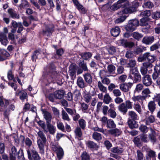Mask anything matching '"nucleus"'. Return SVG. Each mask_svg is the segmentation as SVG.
<instances>
[{"instance_id":"28","label":"nucleus","mask_w":160,"mask_h":160,"mask_svg":"<svg viewBox=\"0 0 160 160\" xmlns=\"http://www.w3.org/2000/svg\"><path fill=\"white\" fill-rule=\"evenodd\" d=\"M43 116L46 121V123L50 122L52 119V116L51 113L47 111H45L43 112Z\"/></svg>"},{"instance_id":"56","label":"nucleus","mask_w":160,"mask_h":160,"mask_svg":"<svg viewBox=\"0 0 160 160\" xmlns=\"http://www.w3.org/2000/svg\"><path fill=\"white\" fill-rule=\"evenodd\" d=\"M107 50L109 54H113L116 52V47L113 46H108Z\"/></svg>"},{"instance_id":"9","label":"nucleus","mask_w":160,"mask_h":160,"mask_svg":"<svg viewBox=\"0 0 160 160\" xmlns=\"http://www.w3.org/2000/svg\"><path fill=\"white\" fill-rule=\"evenodd\" d=\"M135 11V8L133 7H125L122 9L121 11L118 12V14L119 15L124 14L131 13Z\"/></svg>"},{"instance_id":"1","label":"nucleus","mask_w":160,"mask_h":160,"mask_svg":"<svg viewBox=\"0 0 160 160\" xmlns=\"http://www.w3.org/2000/svg\"><path fill=\"white\" fill-rule=\"evenodd\" d=\"M58 74L55 71V67L54 64L52 63L46 68L43 76L44 81L46 85H48L52 83H54L57 79Z\"/></svg>"},{"instance_id":"62","label":"nucleus","mask_w":160,"mask_h":160,"mask_svg":"<svg viewBox=\"0 0 160 160\" xmlns=\"http://www.w3.org/2000/svg\"><path fill=\"white\" fill-rule=\"evenodd\" d=\"M107 72L104 70H100L99 72V75L101 79L106 77H109L107 74Z\"/></svg>"},{"instance_id":"8","label":"nucleus","mask_w":160,"mask_h":160,"mask_svg":"<svg viewBox=\"0 0 160 160\" xmlns=\"http://www.w3.org/2000/svg\"><path fill=\"white\" fill-rule=\"evenodd\" d=\"M46 127H45V130H44V132H49V133L52 135H54L55 132L56 131V127L53 126L50 123H46Z\"/></svg>"},{"instance_id":"59","label":"nucleus","mask_w":160,"mask_h":160,"mask_svg":"<svg viewBox=\"0 0 160 160\" xmlns=\"http://www.w3.org/2000/svg\"><path fill=\"white\" fill-rule=\"evenodd\" d=\"M24 142L25 145L27 146V148H29L30 149V147L32 145V140L29 138H27L24 140Z\"/></svg>"},{"instance_id":"2","label":"nucleus","mask_w":160,"mask_h":160,"mask_svg":"<svg viewBox=\"0 0 160 160\" xmlns=\"http://www.w3.org/2000/svg\"><path fill=\"white\" fill-rule=\"evenodd\" d=\"M157 59L156 57L149 52L144 53L138 57V60L139 62H142L147 60L148 62L153 63Z\"/></svg>"},{"instance_id":"11","label":"nucleus","mask_w":160,"mask_h":160,"mask_svg":"<svg viewBox=\"0 0 160 160\" xmlns=\"http://www.w3.org/2000/svg\"><path fill=\"white\" fill-rule=\"evenodd\" d=\"M18 152L16 148L13 146L11 149V152L9 154V160H16V156H17Z\"/></svg>"},{"instance_id":"39","label":"nucleus","mask_w":160,"mask_h":160,"mask_svg":"<svg viewBox=\"0 0 160 160\" xmlns=\"http://www.w3.org/2000/svg\"><path fill=\"white\" fill-rule=\"evenodd\" d=\"M18 73L19 74V76L18 75H15V78L17 80L18 82L20 85L22 86V84L21 82V80L19 78H24L25 77V75L23 73L20 71L18 72Z\"/></svg>"},{"instance_id":"15","label":"nucleus","mask_w":160,"mask_h":160,"mask_svg":"<svg viewBox=\"0 0 160 160\" xmlns=\"http://www.w3.org/2000/svg\"><path fill=\"white\" fill-rule=\"evenodd\" d=\"M77 84L78 86L81 88H84L87 86V84L83 78L81 77H79L78 78L77 81Z\"/></svg>"},{"instance_id":"58","label":"nucleus","mask_w":160,"mask_h":160,"mask_svg":"<svg viewBox=\"0 0 160 160\" xmlns=\"http://www.w3.org/2000/svg\"><path fill=\"white\" fill-rule=\"evenodd\" d=\"M140 138L142 142H147L149 141L148 135L146 133H143L140 135Z\"/></svg>"},{"instance_id":"51","label":"nucleus","mask_w":160,"mask_h":160,"mask_svg":"<svg viewBox=\"0 0 160 160\" xmlns=\"http://www.w3.org/2000/svg\"><path fill=\"white\" fill-rule=\"evenodd\" d=\"M154 7L153 3L150 1H148L145 2L143 5L144 8H152Z\"/></svg>"},{"instance_id":"24","label":"nucleus","mask_w":160,"mask_h":160,"mask_svg":"<svg viewBox=\"0 0 160 160\" xmlns=\"http://www.w3.org/2000/svg\"><path fill=\"white\" fill-rule=\"evenodd\" d=\"M136 120H129L128 123L129 127L131 129L137 128L138 127V122Z\"/></svg>"},{"instance_id":"38","label":"nucleus","mask_w":160,"mask_h":160,"mask_svg":"<svg viewBox=\"0 0 160 160\" xmlns=\"http://www.w3.org/2000/svg\"><path fill=\"white\" fill-rule=\"evenodd\" d=\"M7 77L9 80H12L13 82H16L15 77H14L12 69L9 70L7 72Z\"/></svg>"},{"instance_id":"64","label":"nucleus","mask_w":160,"mask_h":160,"mask_svg":"<svg viewBox=\"0 0 160 160\" xmlns=\"http://www.w3.org/2000/svg\"><path fill=\"white\" fill-rule=\"evenodd\" d=\"M134 108L139 114H141L142 113V109L141 106L139 103L135 104L134 106Z\"/></svg>"},{"instance_id":"54","label":"nucleus","mask_w":160,"mask_h":160,"mask_svg":"<svg viewBox=\"0 0 160 160\" xmlns=\"http://www.w3.org/2000/svg\"><path fill=\"white\" fill-rule=\"evenodd\" d=\"M136 65V62L134 59H131L129 61L127 64V67L128 68H133Z\"/></svg>"},{"instance_id":"18","label":"nucleus","mask_w":160,"mask_h":160,"mask_svg":"<svg viewBox=\"0 0 160 160\" xmlns=\"http://www.w3.org/2000/svg\"><path fill=\"white\" fill-rule=\"evenodd\" d=\"M10 56V54L6 51L2 50L0 53V61H2L7 59Z\"/></svg>"},{"instance_id":"35","label":"nucleus","mask_w":160,"mask_h":160,"mask_svg":"<svg viewBox=\"0 0 160 160\" xmlns=\"http://www.w3.org/2000/svg\"><path fill=\"white\" fill-rule=\"evenodd\" d=\"M112 99L108 93H107L104 96L103 102L106 104H108L112 102Z\"/></svg>"},{"instance_id":"50","label":"nucleus","mask_w":160,"mask_h":160,"mask_svg":"<svg viewBox=\"0 0 160 160\" xmlns=\"http://www.w3.org/2000/svg\"><path fill=\"white\" fill-rule=\"evenodd\" d=\"M82 58L85 60H87L90 58L92 56V54L89 52L82 53L81 54Z\"/></svg>"},{"instance_id":"22","label":"nucleus","mask_w":160,"mask_h":160,"mask_svg":"<svg viewBox=\"0 0 160 160\" xmlns=\"http://www.w3.org/2000/svg\"><path fill=\"white\" fill-rule=\"evenodd\" d=\"M85 81L89 84H91L92 81V77L91 74L88 72L85 73L83 75Z\"/></svg>"},{"instance_id":"57","label":"nucleus","mask_w":160,"mask_h":160,"mask_svg":"<svg viewBox=\"0 0 160 160\" xmlns=\"http://www.w3.org/2000/svg\"><path fill=\"white\" fill-rule=\"evenodd\" d=\"M83 98L84 101L88 103L90 102L92 99L90 95L88 93H85L83 95Z\"/></svg>"},{"instance_id":"34","label":"nucleus","mask_w":160,"mask_h":160,"mask_svg":"<svg viewBox=\"0 0 160 160\" xmlns=\"http://www.w3.org/2000/svg\"><path fill=\"white\" fill-rule=\"evenodd\" d=\"M118 108L119 111L122 112L123 114H125L128 111V109L124 103H122L119 105L118 106Z\"/></svg>"},{"instance_id":"36","label":"nucleus","mask_w":160,"mask_h":160,"mask_svg":"<svg viewBox=\"0 0 160 160\" xmlns=\"http://www.w3.org/2000/svg\"><path fill=\"white\" fill-rule=\"evenodd\" d=\"M20 23H22L21 22H17L15 21L12 20L11 24V30H15V32H16L17 28L20 25Z\"/></svg>"},{"instance_id":"44","label":"nucleus","mask_w":160,"mask_h":160,"mask_svg":"<svg viewBox=\"0 0 160 160\" xmlns=\"http://www.w3.org/2000/svg\"><path fill=\"white\" fill-rule=\"evenodd\" d=\"M79 67L82 69L83 71H88V70L86 63L83 60H80L79 63Z\"/></svg>"},{"instance_id":"60","label":"nucleus","mask_w":160,"mask_h":160,"mask_svg":"<svg viewBox=\"0 0 160 160\" xmlns=\"http://www.w3.org/2000/svg\"><path fill=\"white\" fill-rule=\"evenodd\" d=\"M58 128L63 132H65L64 126L62 122H58L57 123Z\"/></svg>"},{"instance_id":"40","label":"nucleus","mask_w":160,"mask_h":160,"mask_svg":"<svg viewBox=\"0 0 160 160\" xmlns=\"http://www.w3.org/2000/svg\"><path fill=\"white\" fill-rule=\"evenodd\" d=\"M15 30H11L10 32L8 34V38L9 40L12 41H14L15 40V36L14 33L16 32Z\"/></svg>"},{"instance_id":"17","label":"nucleus","mask_w":160,"mask_h":160,"mask_svg":"<svg viewBox=\"0 0 160 160\" xmlns=\"http://www.w3.org/2000/svg\"><path fill=\"white\" fill-rule=\"evenodd\" d=\"M8 12L10 17L11 18L15 19H19V15L12 8H9L8 10Z\"/></svg>"},{"instance_id":"4","label":"nucleus","mask_w":160,"mask_h":160,"mask_svg":"<svg viewBox=\"0 0 160 160\" xmlns=\"http://www.w3.org/2000/svg\"><path fill=\"white\" fill-rule=\"evenodd\" d=\"M28 158L29 160H40L41 158L38 152L35 149H26Z\"/></svg>"},{"instance_id":"49","label":"nucleus","mask_w":160,"mask_h":160,"mask_svg":"<svg viewBox=\"0 0 160 160\" xmlns=\"http://www.w3.org/2000/svg\"><path fill=\"white\" fill-rule=\"evenodd\" d=\"M82 111L85 113H87L88 109V105L84 102L80 103Z\"/></svg>"},{"instance_id":"32","label":"nucleus","mask_w":160,"mask_h":160,"mask_svg":"<svg viewBox=\"0 0 160 160\" xmlns=\"http://www.w3.org/2000/svg\"><path fill=\"white\" fill-rule=\"evenodd\" d=\"M128 115L131 118L130 120H138L139 117L137 113L132 111H129L128 112Z\"/></svg>"},{"instance_id":"42","label":"nucleus","mask_w":160,"mask_h":160,"mask_svg":"<svg viewBox=\"0 0 160 160\" xmlns=\"http://www.w3.org/2000/svg\"><path fill=\"white\" fill-rule=\"evenodd\" d=\"M149 19L148 17H145L140 20V25L142 26H147L148 24Z\"/></svg>"},{"instance_id":"27","label":"nucleus","mask_w":160,"mask_h":160,"mask_svg":"<svg viewBox=\"0 0 160 160\" xmlns=\"http://www.w3.org/2000/svg\"><path fill=\"white\" fill-rule=\"evenodd\" d=\"M110 150L113 153L120 154L123 152L124 149L120 147H116L112 148Z\"/></svg>"},{"instance_id":"7","label":"nucleus","mask_w":160,"mask_h":160,"mask_svg":"<svg viewBox=\"0 0 160 160\" xmlns=\"http://www.w3.org/2000/svg\"><path fill=\"white\" fill-rule=\"evenodd\" d=\"M128 1V0H119L110 7V10L112 11L118 10L122 6L125 5V2Z\"/></svg>"},{"instance_id":"5","label":"nucleus","mask_w":160,"mask_h":160,"mask_svg":"<svg viewBox=\"0 0 160 160\" xmlns=\"http://www.w3.org/2000/svg\"><path fill=\"white\" fill-rule=\"evenodd\" d=\"M139 21L137 19L129 21L128 24L125 28L127 31L132 32L135 30L136 27L139 25Z\"/></svg>"},{"instance_id":"16","label":"nucleus","mask_w":160,"mask_h":160,"mask_svg":"<svg viewBox=\"0 0 160 160\" xmlns=\"http://www.w3.org/2000/svg\"><path fill=\"white\" fill-rule=\"evenodd\" d=\"M0 42L2 44L6 46L8 43V41L7 39V35L1 32L0 33Z\"/></svg>"},{"instance_id":"53","label":"nucleus","mask_w":160,"mask_h":160,"mask_svg":"<svg viewBox=\"0 0 160 160\" xmlns=\"http://www.w3.org/2000/svg\"><path fill=\"white\" fill-rule=\"evenodd\" d=\"M108 114L111 118H114L117 116V113L115 110L110 108L108 111Z\"/></svg>"},{"instance_id":"19","label":"nucleus","mask_w":160,"mask_h":160,"mask_svg":"<svg viewBox=\"0 0 160 160\" xmlns=\"http://www.w3.org/2000/svg\"><path fill=\"white\" fill-rule=\"evenodd\" d=\"M154 38L153 36L145 37L143 38L142 42L147 45L151 44L154 41Z\"/></svg>"},{"instance_id":"13","label":"nucleus","mask_w":160,"mask_h":160,"mask_svg":"<svg viewBox=\"0 0 160 160\" xmlns=\"http://www.w3.org/2000/svg\"><path fill=\"white\" fill-rule=\"evenodd\" d=\"M53 31V28L46 26L45 29L41 32V34L44 36H49L52 34Z\"/></svg>"},{"instance_id":"26","label":"nucleus","mask_w":160,"mask_h":160,"mask_svg":"<svg viewBox=\"0 0 160 160\" xmlns=\"http://www.w3.org/2000/svg\"><path fill=\"white\" fill-rule=\"evenodd\" d=\"M64 93V91L63 90H60L57 91L55 92L54 97L56 98L61 99L63 98Z\"/></svg>"},{"instance_id":"43","label":"nucleus","mask_w":160,"mask_h":160,"mask_svg":"<svg viewBox=\"0 0 160 160\" xmlns=\"http://www.w3.org/2000/svg\"><path fill=\"white\" fill-rule=\"evenodd\" d=\"M150 93V91L149 89L148 88H146L144 89L142 92V96L144 98L145 100L147 97H150L149 94Z\"/></svg>"},{"instance_id":"14","label":"nucleus","mask_w":160,"mask_h":160,"mask_svg":"<svg viewBox=\"0 0 160 160\" xmlns=\"http://www.w3.org/2000/svg\"><path fill=\"white\" fill-rule=\"evenodd\" d=\"M132 85V83L130 82L122 84L120 86V89L122 91L126 92L129 91Z\"/></svg>"},{"instance_id":"29","label":"nucleus","mask_w":160,"mask_h":160,"mask_svg":"<svg viewBox=\"0 0 160 160\" xmlns=\"http://www.w3.org/2000/svg\"><path fill=\"white\" fill-rule=\"evenodd\" d=\"M120 30L118 27H116L111 30V33L112 36L116 37L118 36L120 33Z\"/></svg>"},{"instance_id":"6","label":"nucleus","mask_w":160,"mask_h":160,"mask_svg":"<svg viewBox=\"0 0 160 160\" xmlns=\"http://www.w3.org/2000/svg\"><path fill=\"white\" fill-rule=\"evenodd\" d=\"M78 69V66L75 64H72L69 67V74L71 76L72 79L75 78L76 74V71Z\"/></svg>"},{"instance_id":"31","label":"nucleus","mask_w":160,"mask_h":160,"mask_svg":"<svg viewBox=\"0 0 160 160\" xmlns=\"http://www.w3.org/2000/svg\"><path fill=\"white\" fill-rule=\"evenodd\" d=\"M148 109L152 113L154 112L156 109V104L154 101H150L148 104Z\"/></svg>"},{"instance_id":"3","label":"nucleus","mask_w":160,"mask_h":160,"mask_svg":"<svg viewBox=\"0 0 160 160\" xmlns=\"http://www.w3.org/2000/svg\"><path fill=\"white\" fill-rule=\"evenodd\" d=\"M50 145L52 150L56 152L58 159L59 160L61 159L64 155V152L62 148L58 145V142H52Z\"/></svg>"},{"instance_id":"20","label":"nucleus","mask_w":160,"mask_h":160,"mask_svg":"<svg viewBox=\"0 0 160 160\" xmlns=\"http://www.w3.org/2000/svg\"><path fill=\"white\" fill-rule=\"evenodd\" d=\"M87 146L89 148L93 149H97L98 148V146L96 143L92 141H88L86 142Z\"/></svg>"},{"instance_id":"25","label":"nucleus","mask_w":160,"mask_h":160,"mask_svg":"<svg viewBox=\"0 0 160 160\" xmlns=\"http://www.w3.org/2000/svg\"><path fill=\"white\" fill-rule=\"evenodd\" d=\"M16 95L19 96L20 99L23 101L27 97V93L23 91H19L18 93H16Z\"/></svg>"},{"instance_id":"41","label":"nucleus","mask_w":160,"mask_h":160,"mask_svg":"<svg viewBox=\"0 0 160 160\" xmlns=\"http://www.w3.org/2000/svg\"><path fill=\"white\" fill-rule=\"evenodd\" d=\"M29 7V2L26 0H22L21 3L19 5V7L21 9H24Z\"/></svg>"},{"instance_id":"48","label":"nucleus","mask_w":160,"mask_h":160,"mask_svg":"<svg viewBox=\"0 0 160 160\" xmlns=\"http://www.w3.org/2000/svg\"><path fill=\"white\" fill-rule=\"evenodd\" d=\"M92 138L96 141H99L102 139L101 135L96 132H94L92 135Z\"/></svg>"},{"instance_id":"46","label":"nucleus","mask_w":160,"mask_h":160,"mask_svg":"<svg viewBox=\"0 0 160 160\" xmlns=\"http://www.w3.org/2000/svg\"><path fill=\"white\" fill-rule=\"evenodd\" d=\"M116 127V125L112 120L109 119L108 120L107 123V127L108 128H114Z\"/></svg>"},{"instance_id":"37","label":"nucleus","mask_w":160,"mask_h":160,"mask_svg":"<svg viewBox=\"0 0 160 160\" xmlns=\"http://www.w3.org/2000/svg\"><path fill=\"white\" fill-rule=\"evenodd\" d=\"M17 157L18 159L20 160H25L24 156V153L23 149L20 148L18 152Z\"/></svg>"},{"instance_id":"55","label":"nucleus","mask_w":160,"mask_h":160,"mask_svg":"<svg viewBox=\"0 0 160 160\" xmlns=\"http://www.w3.org/2000/svg\"><path fill=\"white\" fill-rule=\"evenodd\" d=\"M74 132L75 134L76 137L77 138H80L81 137L82 135V133L81 129L80 128H77L75 129Z\"/></svg>"},{"instance_id":"47","label":"nucleus","mask_w":160,"mask_h":160,"mask_svg":"<svg viewBox=\"0 0 160 160\" xmlns=\"http://www.w3.org/2000/svg\"><path fill=\"white\" fill-rule=\"evenodd\" d=\"M61 115L62 118L64 120H66L68 122L70 121L71 119L69 118L68 115L64 110H62V111Z\"/></svg>"},{"instance_id":"61","label":"nucleus","mask_w":160,"mask_h":160,"mask_svg":"<svg viewBox=\"0 0 160 160\" xmlns=\"http://www.w3.org/2000/svg\"><path fill=\"white\" fill-rule=\"evenodd\" d=\"M78 123L80 128L84 130L86 126V122L83 119H80L78 121Z\"/></svg>"},{"instance_id":"63","label":"nucleus","mask_w":160,"mask_h":160,"mask_svg":"<svg viewBox=\"0 0 160 160\" xmlns=\"http://www.w3.org/2000/svg\"><path fill=\"white\" fill-rule=\"evenodd\" d=\"M77 7V8L79 11L81 13L84 14L86 13L87 10L82 5L79 4Z\"/></svg>"},{"instance_id":"21","label":"nucleus","mask_w":160,"mask_h":160,"mask_svg":"<svg viewBox=\"0 0 160 160\" xmlns=\"http://www.w3.org/2000/svg\"><path fill=\"white\" fill-rule=\"evenodd\" d=\"M147 160H151L152 158L154 159L155 158L156 152L150 149L147 151Z\"/></svg>"},{"instance_id":"12","label":"nucleus","mask_w":160,"mask_h":160,"mask_svg":"<svg viewBox=\"0 0 160 160\" xmlns=\"http://www.w3.org/2000/svg\"><path fill=\"white\" fill-rule=\"evenodd\" d=\"M46 141V140L44 141L41 140L40 139L37 141V144L39 149V152L41 154H43L44 152V147Z\"/></svg>"},{"instance_id":"52","label":"nucleus","mask_w":160,"mask_h":160,"mask_svg":"<svg viewBox=\"0 0 160 160\" xmlns=\"http://www.w3.org/2000/svg\"><path fill=\"white\" fill-rule=\"evenodd\" d=\"M56 54L54 56V58L58 59L61 56L64 52V51L62 48H60L57 49L56 50Z\"/></svg>"},{"instance_id":"45","label":"nucleus","mask_w":160,"mask_h":160,"mask_svg":"<svg viewBox=\"0 0 160 160\" xmlns=\"http://www.w3.org/2000/svg\"><path fill=\"white\" fill-rule=\"evenodd\" d=\"M132 99L135 102H141L144 100V98L140 95L137 96L134 95L132 97Z\"/></svg>"},{"instance_id":"23","label":"nucleus","mask_w":160,"mask_h":160,"mask_svg":"<svg viewBox=\"0 0 160 160\" xmlns=\"http://www.w3.org/2000/svg\"><path fill=\"white\" fill-rule=\"evenodd\" d=\"M109 133L114 137H118L122 132L121 130L118 128L111 129L108 131Z\"/></svg>"},{"instance_id":"30","label":"nucleus","mask_w":160,"mask_h":160,"mask_svg":"<svg viewBox=\"0 0 160 160\" xmlns=\"http://www.w3.org/2000/svg\"><path fill=\"white\" fill-rule=\"evenodd\" d=\"M144 121L146 125H149L155 121L154 117L153 115H150L146 118L144 119Z\"/></svg>"},{"instance_id":"33","label":"nucleus","mask_w":160,"mask_h":160,"mask_svg":"<svg viewBox=\"0 0 160 160\" xmlns=\"http://www.w3.org/2000/svg\"><path fill=\"white\" fill-rule=\"evenodd\" d=\"M101 81H98L97 86L100 91L102 92H106L107 91V88L103 84Z\"/></svg>"},{"instance_id":"10","label":"nucleus","mask_w":160,"mask_h":160,"mask_svg":"<svg viewBox=\"0 0 160 160\" xmlns=\"http://www.w3.org/2000/svg\"><path fill=\"white\" fill-rule=\"evenodd\" d=\"M142 81L143 84L147 87L150 86L152 83L150 76L149 75H146L144 76L142 78Z\"/></svg>"}]
</instances>
